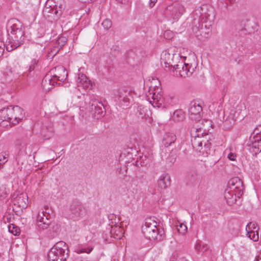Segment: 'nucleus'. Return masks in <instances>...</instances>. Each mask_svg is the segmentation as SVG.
<instances>
[{"label": "nucleus", "mask_w": 261, "mask_h": 261, "mask_svg": "<svg viewBox=\"0 0 261 261\" xmlns=\"http://www.w3.org/2000/svg\"><path fill=\"white\" fill-rule=\"evenodd\" d=\"M9 38L6 44V50L11 51L23 44L24 42V28L18 19L9 20L7 25Z\"/></svg>", "instance_id": "1"}, {"label": "nucleus", "mask_w": 261, "mask_h": 261, "mask_svg": "<svg viewBox=\"0 0 261 261\" xmlns=\"http://www.w3.org/2000/svg\"><path fill=\"white\" fill-rule=\"evenodd\" d=\"M196 123L192 128L191 144L194 149L204 156H207L212 152V143L210 135L204 134L201 127H198Z\"/></svg>", "instance_id": "2"}, {"label": "nucleus", "mask_w": 261, "mask_h": 261, "mask_svg": "<svg viewBox=\"0 0 261 261\" xmlns=\"http://www.w3.org/2000/svg\"><path fill=\"white\" fill-rule=\"evenodd\" d=\"M15 146L18 150L16 157L17 164L23 166L27 163L28 156L33 151L32 144L27 137H24L15 141Z\"/></svg>", "instance_id": "3"}, {"label": "nucleus", "mask_w": 261, "mask_h": 261, "mask_svg": "<svg viewBox=\"0 0 261 261\" xmlns=\"http://www.w3.org/2000/svg\"><path fill=\"white\" fill-rule=\"evenodd\" d=\"M193 20L192 22L198 24L199 22H213L215 13L213 7L208 5H203L197 8L192 14Z\"/></svg>", "instance_id": "4"}, {"label": "nucleus", "mask_w": 261, "mask_h": 261, "mask_svg": "<svg viewBox=\"0 0 261 261\" xmlns=\"http://www.w3.org/2000/svg\"><path fill=\"white\" fill-rule=\"evenodd\" d=\"M67 244L63 241L56 243L47 254L48 261H66L69 255Z\"/></svg>", "instance_id": "5"}, {"label": "nucleus", "mask_w": 261, "mask_h": 261, "mask_svg": "<svg viewBox=\"0 0 261 261\" xmlns=\"http://www.w3.org/2000/svg\"><path fill=\"white\" fill-rule=\"evenodd\" d=\"M85 106H81L80 109L85 114H91L93 117L98 119L105 116L106 111L101 102L96 99H91Z\"/></svg>", "instance_id": "6"}, {"label": "nucleus", "mask_w": 261, "mask_h": 261, "mask_svg": "<svg viewBox=\"0 0 261 261\" xmlns=\"http://www.w3.org/2000/svg\"><path fill=\"white\" fill-rule=\"evenodd\" d=\"M156 224V222L150 218L145 220L144 224L142 226V232L146 239L156 241L162 239V231L158 229Z\"/></svg>", "instance_id": "7"}, {"label": "nucleus", "mask_w": 261, "mask_h": 261, "mask_svg": "<svg viewBox=\"0 0 261 261\" xmlns=\"http://www.w3.org/2000/svg\"><path fill=\"white\" fill-rule=\"evenodd\" d=\"M152 81L154 82V86L151 85L149 91L146 94L147 100L154 107H160L164 102V99L161 94V88L156 85V83L160 85V82L158 79L152 78Z\"/></svg>", "instance_id": "8"}, {"label": "nucleus", "mask_w": 261, "mask_h": 261, "mask_svg": "<svg viewBox=\"0 0 261 261\" xmlns=\"http://www.w3.org/2000/svg\"><path fill=\"white\" fill-rule=\"evenodd\" d=\"M213 22H199L198 24L192 22V30L196 37L199 40L202 41L208 38L212 32Z\"/></svg>", "instance_id": "9"}, {"label": "nucleus", "mask_w": 261, "mask_h": 261, "mask_svg": "<svg viewBox=\"0 0 261 261\" xmlns=\"http://www.w3.org/2000/svg\"><path fill=\"white\" fill-rule=\"evenodd\" d=\"M249 150L254 154L261 151V125L254 129L250 137Z\"/></svg>", "instance_id": "10"}, {"label": "nucleus", "mask_w": 261, "mask_h": 261, "mask_svg": "<svg viewBox=\"0 0 261 261\" xmlns=\"http://www.w3.org/2000/svg\"><path fill=\"white\" fill-rule=\"evenodd\" d=\"M70 211L72 215V218L78 220L84 217L87 213V210L82 203L77 200H73L70 206Z\"/></svg>", "instance_id": "11"}, {"label": "nucleus", "mask_w": 261, "mask_h": 261, "mask_svg": "<svg viewBox=\"0 0 261 261\" xmlns=\"http://www.w3.org/2000/svg\"><path fill=\"white\" fill-rule=\"evenodd\" d=\"M186 9L181 4L174 3L167 7L165 13L173 19L177 20L185 13Z\"/></svg>", "instance_id": "12"}, {"label": "nucleus", "mask_w": 261, "mask_h": 261, "mask_svg": "<svg viewBox=\"0 0 261 261\" xmlns=\"http://www.w3.org/2000/svg\"><path fill=\"white\" fill-rule=\"evenodd\" d=\"M115 95V101L120 107L123 109L129 108L130 94L128 91L120 89L117 92Z\"/></svg>", "instance_id": "13"}, {"label": "nucleus", "mask_w": 261, "mask_h": 261, "mask_svg": "<svg viewBox=\"0 0 261 261\" xmlns=\"http://www.w3.org/2000/svg\"><path fill=\"white\" fill-rule=\"evenodd\" d=\"M202 115L201 105L196 101H192L189 108V115L191 120L199 121Z\"/></svg>", "instance_id": "14"}, {"label": "nucleus", "mask_w": 261, "mask_h": 261, "mask_svg": "<svg viewBox=\"0 0 261 261\" xmlns=\"http://www.w3.org/2000/svg\"><path fill=\"white\" fill-rule=\"evenodd\" d=\"M228 187L230 191L236 192L238 194V198L243 194L244 186L242 180L238 177H235L230 179L228 183Z\"/></svg>", "instance_id": "15"}, {"label": "nucleus", "mask_w": 261, "mask_h": 261, "mask_svg": "<svg viewBox=\"0 0 261 261\" xmlns=\"http://www.w3.org/2000/svg\"><path fill=\"white\" fill-rule=\"evenodd\" d=\"M49 212L43 211L39 212L37 218V226L40 229L44 230L47 229L50 224V221L47 217Z\"/></svg>", "instance_id": "16"}, {"label": "nucleus", "mask_w": 261, "mask_h": 261, "mask_svg": "<svg viewBox=\"0 0 261 261\" xmlns=\"http://www.w3.org/2000/svg\"><path fill=\"white\" fill-rule=\"evenodd\" d=\"M52 75H50L57 82L64 81L67 76V72L66 69L61 66H57L54 69H52L50 71Z\"/></svg>", "instance_id": "17"}, {"label": "nucleus", "mask_w": 261, "mask_h": 261, "mask_svg": "<svg viewBox=\"0 0 261 261\" xmlns=\"http://www.w3.org/2000/svg\"><path fill=\"white\" fill-rule=\"evenodd\" d=\"M245 116L242 114V110L237 108L236 109H231L225 121V122H229V124L233 125L237 121L243 120Z\"/></svg>", "instance_id": "18"}, {"label": "nucleus", "mask_w": 261, "mask_h": 261, "mask_svg": "<svg viewBox=\"0 0 261 261\" xmlns=\"http://www.w3.org/2000/svg\"><path fill=\"white\" fill-rule=\"evenodd\" d=\"M168 51L163 53L161 55V63H164L165 67H170V65H172V61L173 60H179V56L177 54H173Z\"/></svg>", "instance_id": "19"}, {"label": "nucleus", "mask_w": 261, "mask_h": 261, "mask_svg": "<svg viewBox=\"0 0 261 261\" xmlns=\"http://www.w3.org/2000/svg\"><path fill=\"white\" fill-rule=\"evenodd\" d=\"M179 67L177 70H179L178 72L180 76L184 78L190 76L195 71V68H196L195 66H192V64L184 63L182 62V66Z\"/></svg>", "instance_id": "20"}, {"label": "nucleus", "mask_w": 261, "mask_h": 261, "mask_svg": "<svg viewBox=\"0 0 261 261\" xmlns=\"http://www.w3.org/2000/svg\"><path fill=\"white\" fill-rule=\"evenodd\" d=\"M9 106L7 108H4L0 110V125L3 127H7L10 125V118L9 114Z\"/></svg>", "instance_id": "21"}, {"label": "nucleus", "mask_w": 261, "mask_h": 261, "mask_svg": "<svg viewBox=\"0 0 261 261\" xmlns=\"http://www.w3.org/2000/svg\"><path fill=\"white\" fill-rule=\"evenodd\" d=\"M57 83V81L51 75L47 74L42 80V86L44 90L49 91Z\"/></svg>", "instance_id": "22"}, {"label": "nucleus", "mask_w": 261, "mask_h": 261, "mask_svg": "<svg viewBox=\"0 0 261 261\" xmlns=\"http://www.w3.org/2000/svg\"><path fill=\"white\" fill-rule=\"evenodd\" d=\"M177 157L176 150H170V148H167L165 152V158L166 164L171 167L176 161Z\"/></svg>", "instance_id": "23"}, {"label": "nucleus", "mask_w": 261, "mask_h": 261, "mask_svg": "<svg viewBox=\"0 0 261 261\" xmlns=\"http://www.w3.org/2000/svg\"><path fill=\"white\" fill-rule=\"evenodd\" d=\"M224 197L227 203L229 205L234 204L237 201V198H238L236 192L230 191L228 187L225 190Z\"/></svg>", "instance_id": "24"}, {"label": "nucleus", "mask_w": 261, "mask_h": 261, "mask_svg": "<svg viewBox=\"0 0 261 261\" xmlns=\"http://www.w3.org/2000/svg\"><path fill=\"white\" fill-rule=\"evenodd\" d=\"M14 113L15 114V120H13L12 125H15L18 124L19 121L22 120L24 117V113L22 108L18 106H13Z\"/></svg>", "instance_id": "25"}, {"label": "nucleus", "mask_w": 261, "mask_h": 261, "mask_svg": "<svg viewBox=\"0 0 261 261\" xmlns=\"http://www.w3.org/2000/svg\"><path fill=\"white\" fill-rule=\"evenodd\" d=\"M176 140V136L173 133H166L165 134L162 143L166 148L174 144Z\"/></svg>", "instance_id": "26"}, {"label": "nucleus", "mask_w": 261, "mask_h": 261, "mask_svg": "<svg viewBox=\"0 0 261 261\" xmlns=\"http://www.w3.org/2000/svg\"><path fill=\"white\" fill-rule=\"evenodd\" d=\"M110 233L111 237L119 240L123 236L124 230L121 227L115 226L111 227Z\"/></svg>", "instance_id": "27"}, {"label": "nucleus", "mask_w": 261, "mask_h": 261, "mask_svg": "<svg viewBox=\"0 0 261 261\" xmlns=\"http://www.w3.org/2000/svg\"><path fill=\"white\" fill-rule=\"evenodd\" d=\"M158 186L161 189H166L170 185V177L167 175H162L158 181Z\"/></svg>", "instance_id": "28"}, {"label": "nucleus", "mask_w": 261, "mask_h": 261, "mask_svg": "<svg viewBox=\"0 0 261 261\" xmlns=\"http://www.w3.org/2000/svg\"><path fill=\"white\" fill-rule=\"evenodd\" d=\"M53 127L50 123L47 125L43 126L41 130V134L46 139L50 138L53 134Z\"/></svg>", "instance_id": "29"}, {"label": "nucleus", "mask_w": 261, "mask_h": 261, "mask_svg": "<svg viewBox=\"0 0 261 261\" xmlns=\"http://www.w3.org/2000/svg\"><path fill=\"white\" fill-rule=\"evenodd\" d=\"M76 83L78 84H80L84 88H89L91 87L90 81L88 80V78L84 74H79Z\"/></svg>", "instance_id": "30"}, {"label": "nucleus", "mask_w": 261, "mask_h": 261, "mask_svg": "<svg viewBox=\"0 0 261 261\" xmlns=\"http://www.w3.org/2000/svg\"><path fill=\"white\" fill-rule=\"evenodd\" d=\"M195 248L198 252L204 253L208 250V246L199 241L196 244Z\"/></svg>", "instance_id": "31"}, {"label": "nucleus", "mask_w": 261, "mask_h": 261, "mask_svg": "<svg viewBox=\"0 0 261 261\" xmlns=\"http://www.w3.org/2000/svg\"><path fill=\"white\" fill-rule=\"evenodd\" d=\"M38 62L39 59L38 58L37 56H36V57L35 58L32 59L30 62V64L29 66L28 69L26 71V72L29 73L33 71L37 66Z\"/></svg>", "instance_id": "32"}, {"label": "nucleus", "mask_w": 261, "mask_h": 261, "mask_svg": "<svg viewBox=\"0 0 261 261\" xmlns=\"http://www.w3.org/2000/svg\"><path fill=\"white\" fill-rule=\"evenodd\" d=\"M25 199V195L21 194L16 197L15 202H17L20 207L25 208L27 207V204L24 201Z\"/></svg>", "instance_id": "33"}, {"label": "nucleus", "mask_w": 261, "mask_h": 261, "mask_svg": "<svg viewBox=\"0 0 261 261\" xmlns=\"http://www.w3.org/2000/svg\"><path fill=\"white\" fill-rule=\"evenodd\" d=\"M60 47H57L55 45L50 48V50L48 51L47 57L49 59H52L59 51Z\"/></svg>", "instance_id": "34"}, {"label": "nucleus", "mask_w": 261, "mask_h": 261, "mask_svg": "<svg viewBox=\"0 0 261 261\" xmlns=\"http://www.w3.org/2000/svg\"><path fill=\"white\" fill-rule=\"evenodd\" d=\"M9 231L13 235H19L20 232V228L14 224H11L8 226Z\"/></svg>", "instance_id": "35"}, {"label": "nucleus", "mask_w": 261, "mask_h": 261, "mask_svg": "<svg viewBox=\"0 0 261 261\" xmlns=\"http://www.w3.org/2000/svg\"><path fill=\"white\" fill-rule=\"evenodd\" d=\"M67 39L66 37L60 36L57 40L55 45L57 47H60L61 49L67 42Z\"/></svg>", "instance_id": "36"}, {"label": "nucleus", "mask_w": 261, "mask_h": 261, "mask_svg": "<svg viewBox=\"0 0 261 261\" xmlns=\"http://www.w3.org/2000/svg\"><path fill=\"white\" fill-rule=\"evenodd\" d=\"M247 236L250 240L256 242L258 240V233L257 230L251 231L247 233Z\"/></svg>", "instance_id": "37"}, {"label": "nucleus", "mask_w": 261, "mask_h": 261, "mask_svg": "<svg viewBox=\"0 0 261 261\" xmlns=\"http://www.w3.org/2000/svg\"><path fill=\"white\" fill-rule=\"evenodd\" d=\"M256 228V224L254 222H249L246 226V230L247 232L255 231Z\"/></svg>", "instance_id": "38"}, {"label": "nucleus", "mask_w": 261, "mask_h": 261, "mask_svg": "<svg viewBox=\"0 0 261 261\" xmlns=\"http://www.w3.org/2000/svg\"><path fill=\"white\" fill-rule=\"evenodd\" d=\"M177 229L179 233L184 234L187 232V227L185 224L180 223L177 226Z\"/></svg>", "instance_id": "39"}, {"label": "nucleus", "mask_w": 261, "mask_h": 261, "mask_svg": "<svg viewBox=\"0 0 261 261\" xmlns=\"http://www.w3.org/2000/svg\"><path fill=\"white\" fill-rule=\"evenodd\" d=\"M137 114L138 117L141 119H145L146 118V114L145 113V109L141 106L138 107Z\"/></svg>", "instance_id": "40"}, {"label": "nucleus", "mask_w": 261, "mask_h": 261, "mask_svg": "<svg viewBox=\"0 0 261 261\" xmlns=\"http://www.w3.org/2000/svg\"><path fill=\"white\" fill-rule=\"evenodd\" d=\"M101 24L104 29L106 31H108L110 28H111L112 25L111 21L109 19H105L102 21Z\"/></svg>", "instance_id": "41"}, {"label": "nucleus", "mask_w": 261, "mask_h": 261, "mask_svg": "<svg viewBox=\"0 0 261 261\" xmlns=\"http://www.w3.org/2000/svg\"><path fill=\"white\" fill-rule=\"evenodd\" d=\"M173 118L177 121H179L183 119L184 116L181 111H176L174 112Z\"/></svg>", "instance_id": "42"}, {"label": "nucleus", "mask_w": 261, "mask_h": 261, "mask_svg": "<svg viewBox=\"0 0 261 261\" xmlns=\"http://www.w3.org/2000/svg\"><path fill=\"white\" fill-rule=\"evenodd\" d=\"M128 189L125 185H120L118 189V192L121 195H125L127 194Z\"/></svg>", "instance_id": "43"}, {"label": "nucleus", "mask_w": 261, "mask_h": 261, "mask_svg": "<svg viewBox=\"0 0 261 261\" xmlns=\"http://www.w3.org/2000/svg\"><path fill=\"white\" fill-rule=\"evenodd\" d=\"M178 60H173L172 61V65H170V67H173V71L176 70L180 67L182 66V62H179Z\"/></svg>", "instance_id": "44"}, {"label": "nucleus", "mask_w": 261, "mask_h": 261, "mask_svg": "<svg viewBox=\"0 0 261 261\" xmlns=\"http://www.w3.org/2000/svg\"><path fill=\"white\" fill-rule=\"evenodd\" d=\"M164 37L168 39H170L173 38V34L172 32L170 31H166L164 33Z\"/></svg>", "instance_id": "45"}, {"label": "nucleus", "mask_w": 261, "mask_h": 261, "mask_svg": "<svg viewBox=\"0 0 261 261\" xmlns=\"http://www.w3.org/2000/svg\"><path fill=\"white\" fill-rule=\"evenodd\" d=\"M5 47L6 48V45H5L3 42L0 41V58L3 56Z\"/></svg>", "instance_id": "46"}, {"label": "nucleus", "mask_w": 261, "mask_h": 261, "mask_svg": "<svg viewBox=\"0 0 261 261\" xmlns=\"http://www.w3.org/2000/svg\"><path fill=\"white\" fill-rule=\"evenodd\" d=\"M9 111H10L11 112L10 114H9V117H10V118H9V119H10V121L9 126H10L11 124H12V117L13 113H14L13 106H9Z\"/></svg>", "instance_id": "47"}, {"label": "nucleus", "mask_w": 261, "mask_h": 261, "mask_svg": "<svg viewBox=\"0 0 261 261\" xmlns=\"http://www.w3.org/2000/svg\"><path fill=\"white\" fill-rule=\"evenodd\" d=\"M7 162V158L3 154H0V166L5 164Z\"/></svg>", "instance_id": "48"}, {"label": "nucleus", "mask_w": 261, "mask_h": 261, "mask_svg": "<svg viewBox=\"0 0 261 261\" xmlns=\"http://www.w3.org/2000/svg\"><path fill=\"white\" fill-rule=\"evenodd\" d=\"M59 8H60V10H56L55 11V13L57 16H61L62 15V9L63 8L62 5H60Z\"/></svg>", "instance_id": "49"}, {"label": "nucleus", "mask_w": 261, "mask_h": 261, "mask_svg": "<svg viewBox=\"0 0 261 261\" xmlns=\"http://www.w3.org/2000/svg\"><path fill=\"white\" fill-rule=\"evenodd\" d=\"M91 251V250H89L87 251L86 249L83 248V249H82L77 250V253H79H79H85V252H86L87 253H89Z\"/></svg>", "instance_id": "50"}, {"label": "nucleus", "mask_w": 261, "mask_h": 261, "mask_svg": "<svg viewBox=\"0 0 261 261\" xmlns=\"http://www.w3.org/2000/svg\"><path fill=\"white\" fill-rule=\"evenodd\" d=\"M236 155L232 153H230L228 155V158L231 161H234L235 160Z\"/></svg>", "instance_id": "51"}, {"label": "nucleus", "mask_w": 261, "mask_h": 261, "mask_svg": "<svg viewBox=\"0 0 261 261\" xmlns=\"http://www.w3.org/2000/svg\"><path fill=\"white\" fill-rule=\"evenodd\" d=\"M156 2L157 0H150L149 4V7L152 8Z\"/></svg>", "instance_id": "52"}, {"label": "nucleus", "mask_w": 261, "mask_h": 261, "mask_svg": "<svg viewBox=\"0 0 261 261\" xmlns=\"http://www.w3.org/2000/svg\"><path fill=\"white\" fill-rule=\"evenodd\" d=\"M14 116H15L14 113H13L12 117V121H13V120H15V117Z\"/></svg>", "instance_id": "53"}, {"label": "nucleus", "mask_w": 261, "mask_h": 261, "mask_svg": "<svg viewBox=\"0 0 261 261\" xmlns=\"http://www.w3.org/2000/svg\"><path fill=\"white\" fill-rule=\"evenodd\" d=\"M254 261H261V258L259 257H256Z\"/></svg>", "instance_id": "54"}, {"label": "nucleus", "mask_w": 261, "mask_h": 261, "mask_svg": "<svg viewBox=\"0 0 261 261\" xmlns=\"http://www.w3.org/2000/svg\"><path fill=\"white\" fill-rule=\"evenodd\" d=\"M144 158L145 159V156L143 157V156H140V160H142L143 161L144 160Z\"/></svg>", "instance_id": "55"}, {"label": "nucleus", "mask_w": 261, "mask_h": 261, "mask_svg": "<svg viewBox=\"0 0 261 261\" xmlns=\"http://www.w3.org/2000/svg\"><path fill=\"white\" fill-rule=\"evenodd\" d=\"M228 1L230 2V3H231V4L232 3V1H233V0H228Z\"/></svg>", "instance_id": "56"}]
</instances>
